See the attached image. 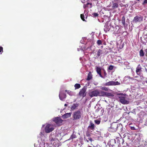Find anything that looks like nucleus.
Masks as SVG:
<instances>
[{"label":"nucleus","mask_w":147,"mask_h":147,"mask_svg":"<svg viewBox=\"0 0 147 147\" xmlns=\"http://www.w3.org/2000/svg\"><path fill=\"white\" fill-rule=\"evenodd\" d=\"M82 115V113L80 111L77 110L75 111L72 116L73 120L79 119L81 117Z\"/></svg>","instance_id":"1"},{"label":"nucleus","mask_w":147,"mask_h":147,"mask_svg":"<svg viewBox=\"0 0 147 147\" xmlns=\"http://www.w3.org/2000/svg\"><path fill=\"white\" fill-rule=\"evenodd\" d=\"M143 17L140 16H137L134 18L132 22L134 23H137L142 22L143 20Z\"/></svg>","instance_id":"2"},{"label":"nucleus","mask_w":147,"mask_h":147,"mask_svg":"<svg viewBox=\"0 0 147 147\" xmlns=\"http://www.w3.org/2000/svg\"><path fill=\"white\" fill-rule=\"evenodd\" d=\"M119 101L123 104H127L129 103V101L126 100V97L124 96H119Z\"/></svg>","instance_id":"3"},{"label":"nucleus","mask_w":147,"mask_h":147,"mask_svg":"<svg viewBox=\"0 0 147 147\" xmlns=\"http://www.w3.org/2000/svg\"><path fill=\"white\" fill-rule=\"evenodd\" d=\"M87 88L86 87L84 86L82 89H81L79 93V96L83 98L85 97L86 95V90Z\"/></svg>","instance_id":"4"},{"label":"nucleus","mask_w":147,"mask_h":147,"mask_svg":"<svg viewBox=\"0 0 147 147\" xmlns=\"http://www.w3.org/2000/svg\"><path fill=\"white\" fill-rule=\"evenodd\" d=\"M45 129L46 133H49L54 130V128L52 125L48 124L45 127Z\"/></svg>","instance_id":"5"},{"label":"nucleus","mask_w":147,"mask_h":147,"mask_svg":"<svg viewBox=\"0 0 147 147\" xmlns=\"http://www.w3.org/2000/svg\"><path fill=\"white\" fill-rule=\"evenodd\" d=\"M89 94L91 97L97 96L98 95L100 96V92L98 90H95L90 92Z\"/></svg>","instance_id":"6"},{"label":"nucleus","mask_w":147,"mask_h":147,"mask_svg":"<svg viewBox=\"0 0 147 147\" xmlns=\"http://www.w3.org/2000/svg\"><path fill=\"white\" fill-rule=\"evenodd\" d=\"M53 121L57 124L60 125L62 124L63 120L60 117H57L54 118L53 119Z\"/></svg>","instance_id":"7"},{"label":"nucleus","mask_w":147,"mask_h":147,"mask_svg":"<svg viewBox=\"0 0 147 147\" xmlns=\"http://www.w3.org/2000/svg\"><path fill=\"white\" fill-rule=\"evenodd\" d=\"M120 84V83L117 81L115 82L113 81H110L106 83L105 84V85L106 86H115L119 85Z\"/></svg>","instance_id":"8"},{"label":"nucleus","mask_w":147,"mask_h":147,"mask_svg":"<svg viewBox=\"0 0 147 147\" xmlns=\"http://www.w3.org/2000/svg\"><path fill=\"white\" fill-rule=\"evenodd\" d=\"M66 94L63 91H61L59 92V97L60 99L61 100H63L66 97Z\"/></svg>","instance_id":"9"},{"label":"nucleus","mask_w":147,"mask_h":147,"mask_svg":"<svg viewBox=\"0 0 147 147\" xmlns=\"http://www.w3.org/2000/svg\"><path fill=\"white\" fill-rule=\"evenodd\" d=\"M110 127V129L112 130V131H115L118 128V124L115 123H112Z\"/></svg>","instance_id":"10"},{"label":"nucleus","mask_w":147,"mask_h":147,"mask_svg":"<svg viewBox=\"0 0 147 147\" xmlns=\"http://www.w3.org/2000/svg\"><path fill=\"white\" fill-rule=\"evenodd\" d=\"M96 69L97 74L99 75L101 78H105L103 77L101 74V69L100 67L96 66Z\"/></svg>","instance_id":"11"},{"label":"nucleus","mask_w":147,"mask_h":147,"mask_svg":"<svg viewBox=\"0 0 147 147\" xmlns=\"http://www.w3.org/2000/svg\"><path fill=\"white\" fill-rule=\"evenodd\" d=\"M142 67L140 64H139L136 68V73L138 75H140V73L142 71Z\"/></svg>","instance_id":"12"},{"label":"nucleus","mask_w":147,"mask_h":147,"mask_svg":"<svg viewBox=\"0 0 147 147\" xmlns=\"http://www.w3.org/2000/svg\"><path fill=\"white\" fill-rule=\"evenodd\" d=\"M95 127L94 124L91 121H90V125L88 127V129L94 130Z\"/></svg>","instance_id":"13"},{"label":"nucleus","mask_w":147,"mask_h":147,"mask_svg":"<svg viewBox=\"0 0 147 147\" xmlns=\"http://www.w3.org/2000/svg\"><path fill=\"white\" fill-rule=\"evenodd\" d=\"M71 115V113H67L63 115L62 117L63 119H66L70 117Z\"/></svg>","instance_id":"14"},{"label":"nucleus","mask_w":147,"mask_h":147,"mask_svg":"<svg viewBox=\"0 0 147 147\" xmlns=\"http://www.w3.org/2000/svg\"><path fill=\"white\" fill-rule=\"evenodd\" d=\"M92 3H87L86 4H84L83 6L84 8L85 9H86V8H91L92 7Z\"/></svg>","instance_id":"15"},{"label":"nucleus","mask_w":147,"mask_h":147,"mask_svg":"<svg viewBox=\"0 0 147 147\" xmlns=\"http://www.w3.org/2000/svg\"><path fill=\"white\" fill-rule=\"evenodd\" d=\"M114 31L116 33H120L119 30V28L118 26H115V27L114 28Z\"/></svg>","instance_id":"16"},{"label":"nucleus","mask_w":147,"mask_h":147,"mask_svg":"<svg viewBox=\"0 0 147 147\" xmlns=\"http://www.w3.org/2000/svg\"><path fill=\"white\" fill-rule=\"evenodd\" d=\"M92 75L91 74L90 72L88 74L87 76V78L86 79V80L87 81H89L92 78Z\"/></svg>","instance_id":"17"},{"label":"nucleus","mask_w":147,"mask_h":147,"mask_svg":"<svg viewBox=\"0 0 147 147\" xmlns=\"http://www.w3.org/2000/svg\"><path fill=\"white\" fill-rule=\"evenodd\" d=\"M78 106V104H74L71 106V110H74L76 109Z\"/></svg>","instance_id":"18"},{"label":"nucleus","mask_w":147,"mask_h":147,"mask_svg":"<svg viewBox=\"0 0 147 147\" xmlns=\"http://www.w3.org/2000/svg\"><path fill=\"white\" fill-rule=\"evenodd\" d=\"M105 96L108 97H113L114 96V95L112 93L106 92Z\"/></svg>","instance_id":"19"},{"label":"nucleus","mask_w":147,"mask_h":147,"mask_svg":"<svg viewBox=\"0 0 147 147\" xmlns=\"http://www.w3.org/2000/svg\"><path fill=\"white\" fill-rule=\"evenodd\" d=\"M118 6V4L117 3H113L112 7L113 9H115L117 8Z\"/></svg>","instance_id":"20"},{"label":"nucleus","mask_w":147,"mask_h":147,"mask_svg":"<svg viewBox=\"0 0 147 147\" xmlns=\"http://www.w3.org/2000/svg\"><path fill=\"white\" fill-rule=\"evenodd\" d=\"M75 89H78L80 88L81 87L80 85L79 84H76L74 85Z\"/></svg>","instance_id":"21"},{"label":"nucleus","mask_w":147,"mask_h":147,"mask_svg":"<svg viewBox=\"0 0 147 147\" xmlns=\"http://www.w3.org/2000/svg\"><path fill=\"white\" fill-rule=\"evenodd\" d=\"M110 29L109 26L106 25L105 26V28H104V31L107 32V31L109 30Z\"/></svg>","instance_id":"22"},{"label":"nucleus","mask_w":147,"mask_h":147,"mask_svg":"<svg viewBox=\"0 0 147 147\" xmlns=\"http://www.w3.org/2000/svg\"><path fill=\"white\" fill-rule=\"evenodd\" d=\"M102 50H101L99 49L98 50V51L97 52V55L99 57V56L101 54H102Z\"/></svg>","instance_id":"23"},{"label":"nucleus","mask_w":147,"mask_h":147,"mask_svg":"<svg viewBox=\"0 0 147 147\" xmlns=\"http://www.w3.org/2000/svg\"><path fill=\"white\" fill-rule=\"evenodd\" d=\"M122 23L123 25H125V17L123 16L121 19Z\"/></svg>","instance_id":"24"},{"label":"nucleus","mask_w":147,"mask_h":147,"mask_svg":"<svg viewBox=\"0 0 147 147\" xmlns=\"http://www.w3.org/2000/svg\"><path fill=\"white\" fill-rule=\"evenodd\" d=\"M106 92H105L103 91H101L100 92V96H105V94L106 93Z\"/></svg>","instance_id":"25"},{"label":"nucleus","mask_w":147,"mask_h":147,"mask_svg":"<svg viewBox=\"0 0 147 147\" xmlns=\"http://www.w3.org/2000/svg\"><path fill=\"white\" fill-rule=\"evenodd\" d=\"M76 138V135L73 134L70 136V137L69 138V140H73V139H74Z\"/></svg>","instance_id":"26"},{"label":"nucleus","mask_w":147,"mask_h":147,"mask_svg":"<svg viewBox=\"0 0 147 147\" xmlns=\"http://www.w3.org/2000/svg\"><path fill=\"white\" fill-rule=\"evenodd\" d=\"M140 55L141 57H143L144 56V53L142 49H141L140 51Z\"/></svg>","instance_id":"27"},{"label":"nucleus","mask_w":147,"mask_h":147,"mask_svg":"<svg viewBox=\"0 0 147 147\" xmlns=\"http://www.w3.org/2000/svg\"><path fill=\"white\" fill-rule=\"evenodd\" d=\"M101 89L102 90H104L106 91H108L109 90V89L108 88L106 87H102Z\"/></svg>","instance_id":"28"},{"label":"nucleus","mask_w":147,"mask_h":147,"mask_svg":"<svg viewBox=\"0 0 147 147\" xmlns=\"http://www.w3.org/2000/svg\"><path fill=\"white\" fill-rule=\"evenodd\" d=\"M114 67V66L112 65H110L108 69V70H111L112 69H113Z\"/></svg>","instance_id":"29"},{"label":"nucleus","mask_w":147,"mask_h":147,"mask_svg":"<svg viewBox=\"0 0 147 147\" xmlns=\"http://www.w3.org/2000/svg\"><path fill=\"white\" fill-rule=\"evenodd\" d=\"M97 44L98 45H100L102 44V42L101 40H98L97 41Z\"/></svg>","instance_id":"30"},{"label":"nucleus","mask_w":147,"mask_h":147,"mask_svg":"<svg viewBox=\"0 0 147 147\" xmlns=\"http://www.w3.org/2000/svg\"><path fill=\"white\" fill-rule=\"evenodd\" d=\"M94 121V122L96 124L98 125L100 123V121L97 120V119L95 120Z\"/></svg>","instance_id":"31"},{"label":"nucleus","mask_w":147,"mask_h":147,"mask_svg":"<svg viewBox=\"0 0 147 147\" xmlns=\"http://www.w3.org/2000/svg\"><path fill=\"white\" fill-rule=\"evenodd\" d=\"M80 17L82 20L83 21H85L84 19V16L83 14H81L80 15Z\"/></svg>","instance_id":"32"},{"label":"nucleus","mask_w":147,"mask_h":147,"mask_svg":"<svg viewBox=\"0 0 147 147\" xmlns=\"http://www.w3.org/2000/svg\"><path fill=\"white\" fill-rule=\"evenodd\" d=\"M65 91L69 95H72V92L71 91L69 90H66Z\"/></svg>","instance_id":"33"},{"label":"nucleus","mask_w":147,"mask_h":147,"mask_svg":"<svg viewBox=\"0 0 147 147\" xmlns=\"http://www.w3.org/2000/svg\"><path fill=\"white\" fill-rule=\"evenodd\" d=\"M96 5L98 7V9L102 7V6L101 5H99V3L97 2L96 3Z\"/></svg>","instance_id":"34"},{"label":"nucleus","mask_w":147,"mask_h":147,"mask_svg":"<svg viewBox=\"0 0 147 147\" xmlns=\"http://www.w3.org/2000/svg\"><path fill=\"white\" fill-rule=\"evenodd\" d=\"M94 17H96L98 16V14L96 13H94L92 14Z\"/></svg>","instance_id":"35"},{"label":"nucleus","mask_w":147,"mask_h":147,"mask_svg":"<svg viewBox=\"0 0 147 147\" xmlns=\"http://www.w3.org/2000/svg\"><path fill=\"white\" fill-rule=\"evenodd\" d=\"M3 52V47H0V53Z\"/></svg>","instance_id":"36"},{"label":"nucleus","mask_w":147,"mask_h":147,"mask_svg":"<svg viewBox=\"0 0 147 147\" xmlns=\"http://www.w3.org/2000/svg\"><path fill=\"white\" fill-rule=\"evenodd\" d=\"M147 3V0H144L143 3H142L143 5H144Z\"/></svg>","instance_id":"37"},{"label":"nucleus","mask_w":147,"mask_h":147,"mask_svg":"<svg viewBox=\"0 0 147 147\" xmlns=\"http://www.w3.org/2000/svg\"><path fill=\"white\" fill-rule=\"evenodd\" d=\"M130 129L131 130H136V129L135 127H130Z\"/></svg>","instance_id":"38"},{"label":"nucleus","mask_w":147,"mask_h":147,"mask_svg":"<svg viewBox=\"0 0 147 147\" xmlns=\"http://www.w3.org/2000/svg\"><path fill=\"white\" fill-rule=\"evenodd\" d=\"M124 110L126 111H128L129 110H128V107H125V109H124Z\"/></svg>","instance_id":"39"},{"label":"nucleus","mask_w":147,"mask_h":147,"mask_svg":"<svg viewBox=\"0 0 147 147\" xmlns=\"http://www.w3.org/2000/svg\"><path fill=\"white\" fill-rule=\"evenodd\" d=\"M88 139L89 140H90V141L91 142L92 140V139L91 138L89 137L88 138Z\"/></svg>","instance_id":"40"},{"label":"nucleus","mask_w":147,"mask_h":147,"mask_svg":"<svg viewBox=\"0 0 147 147\" xmlns=\"http://www.w3.org/2000/svg\"><path fill=\"white\" fill-rule=\"evenodd\" d=\"M104 74L105 76H106L107 75V73L105 70H104Z\"/></svg>","instance_id":"41"},{"label":"nucleus","mask_w":147,"mask_h":147,"mask_svg":"<svg viewBox=\"0 0 147 147\" xmlns=\"http://www.w3.org/2000/svg\"><path fill=\"white\" fill-rule=\"evenodd\" d=\"M90 134L89 133L86 134L87 136H88V137L90 136Z\"/></svg>","instance_id":"42"},{"label":"nucleus","mask_w":147,"mask_h":147,"mask_svg":"<svg viewBox=\"0 0 147 147\" xmlns=\"http://www.w3.org/2000/svg\"><path fill=\"white\" fill-rule=\"evenodd\" d=\"M122 141H122V144H123L124 142V140L123 139H122Z\"/></svg>","instance_id":"43"},{"label":"nucleus","mask_w":147,"mask_h":147,"mask_svg":"<svg viewBox=\"0 0 147 147\" xmlns=\"http://www.w3.org/2000/svg\"><path fill=\"white\" fill-rule=\"evenodd\" d=\"M130 113V112L129 111L128 112H126L125 113H127L128 114H129V113Z\"/></svg>","instance_id":"44"},{"label":"nucleus","mask_w":147,"mask_h":147,"mask_svg":"<svg viewBox=\"0 0 147 147\" xmlns=\"http://www.w3.org/2000/svg\"><path fill=\"white\" fill-rule=\"evenodd\" d=\"M64 106H65L67 107V104H65Z\"/></svg>","instance_id":"45"},{"label":"nucleus","mask_w":147,"mask_h":147,"mask_svg":"<svg viewBox=\"0 0 147 147\" xmlns=\"http://www.w3.org/2000/svg\"><path fill=\"white\" fill-rule=\"evenodd\" d=\"M123 94H122V93H121V94H119V95H122Z\"/></svg>","instance_id":"46"},{"label":"nucleus","mask_w":147,"mask_h":147,"mask_svg":"<svg viewBox=\"0 0 147 147\" xmlns=\"http://www.w3.org/2000/svg\"><path fill=\"white\" fill-rule=\"evenodd\" d=\"M125 134H124L123 135V136H124V137H125Z\"/></svg>","instance_id":"47"},{"label":"nucleus","mask_w":147,"mask_h":147,"mask_svg":"<svg viewBox=\"0 0 147 147\" xmlns=\"http://www.w3.org/2000/svg\"><path fill=\"white\" fill-rule=\"evenodd\" d=\"M145 70L147 72V69L145 68Z\"/></svg>","instance_id":"48"},{"label":"nucleus","mask_w":147,"mask_h":147,"mask_svg":"<svg viewBox=\"0 0 147 147\" xmlns=\"http://www.w3.org/2000/svg\"><path fill=\"white\" fill-rule=\"evenodd\" d=\"M86 141H87V142H89V140H86Z\"/></svg>","instance_id":"49"},{"label":"nucleus","mask_w":147,"mask_h":147,"mask_svg":"<svg viewBox=\"0 0 147 147\" xmlns=\"http://www.w3.org/2000/svg\"><path fill=\"white\" fill-rule=\"evenodd\" d=\"M146 82L147 83V80L146 81Z\"/></svg>","instance_id":"50"}]
</instances>
